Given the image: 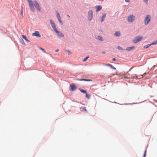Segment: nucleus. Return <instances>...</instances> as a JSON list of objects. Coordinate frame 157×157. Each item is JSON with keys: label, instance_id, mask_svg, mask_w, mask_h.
I'll return each mask as SVG.
<instances>
[{"label": "nucleus", "instance_id": "24", "mask_svg": "<svg viewBox=\"0 0 157 157\" xmlns=\"http://www.w3.org/2000/svg\"><path fill=\"white\" fill-rule=\"evenodd\" d=\"M89 56H86V58H85L83 59V61H86L87 60V59H88V58H89Z\"/></svg>", "mask_w": 157, "mask_h": 157}, {"label": "nucleus", "instance_id": "39", "mask_svg": "<svg viewBox=\"0 0 157 157\" xmlns=\"http://www.w3.org/2000/svg\"><path fill=\"white\" fill-rule=\"evenodd\" d=\"M67 16H68V17H70V16L69 15H67Z\"/></svg>", "mask_w": 157, "mask_h": 157}, {"label": "nucleus", "instance_id": "31", "mask_svg": "<svg viewBox=\"0 0 157 157\" xmlns=\"http://www.w3.org/2000/svg\"><path fill=\"white\" fill-rule=\"evenodd\" d=\"M136 78H142V77H143V75H142L141 76V77L138 78V77H137V76H136Z\"/></svg>", "mask_w": 157, "mask_h": 157}, {"label": "nucleus", "instance_id": "5", "mask_svg": "<svg viewBox=\"0 0 157 157\" xmlns=\"http://www.w3.org/2000/svg\"><path fill=\"white\" fill-rule=\"evenodd\" d=\"M135 20V16L133 15H131L128 17V21L129 22H132Z\"/></svg>", "mask_w": 157, "mask_h": 157}, {"label": "nucleus", "instance_id": "21", "mask_svg": "<svg viewBox=\"0 0 157 157\" xmlns=\"http://www.w3.org/2000/svg\"><path fill=\"white\" fill-rule=\"evenodd\" d=\"M86 96L87 98L88 99H89L90 97V95L88 94H87V93H86Z\"/></svg>", "mask_w": 157, "mask_h": 157}, {"label": "nucleus", "instance_id": "16", "mask_svg": "<svg viewBox=\"0 0 157 157\" xmlns=\"http://www.w3.org/2000/svg\"><path fill=\"white\" fill-rule=\"evenodd\" d=\"M102 8V6H98L97 7V10L96 11H98L101 10Z\"/></svg>", "mask_w": 157, "mask_h": 157}, {"label": "nucleus", "instance_id": "17", "mask_svg": "<svg viewBox=\"0 0 157 157\" xmlns=\"http://www.w3.org/2000/svg\"><path fill=\"white\" fill-rule=\"evenodd\" d=\"M80 91L82 93L85 94L87 93L86 90L82 89H79Z\"/></svg>", "mask_w": 157, "mask_h": 157}, {"label": "nucleus", "instance_id": "8", "mask_svg": "<svg viewBox=\"0 0 157 157\" xmlns=\"http://www.w3.org/2000/svg\"><path fill=\"white\" fill-rule=\"evenodd\" d=\"M32 35L33 36H36L38 37H40L41 36V35L40 34L39 32L38 31H36L34 33H32Z\"/></svg>", "mask_w": 157, "mask_h": 157}, {"label": "nucleus", "instance_id": "26", "mask_svg": "<svg viewBox=\"0 0 157 157\" xmlns=\"http://www.w3.org/2000/svg\"><path fill=\"white\" fill-rule=\"evenodd\" d=\"M143 1L146 4H148V0H143Z\"/></svg>", "mask_w": 157, "mask_h": 157}, {"label": "nucleus", "instance_id": "34", "mask_svg": "<svg viewBox=\"0 0 157 157\" xmlns=\"http://www.w3.org/2000/svg\"><path fill=\"white\" fill-rule=\"evenodd\" d=\"M113 61H115L116 60V59L115 58H113Z\"/></svg>", "mask_w": 157, "mask_h": 157}, {"label": "nucleus", "instance_id": "19", "mask_svg": "<svg viewBox=\"0 0 157 157\" xmlns=\"http://www.w3.org/2000/svg\"><path fill=\"white\" fill-rule=\"evenodd\" d=\"M106 15L105 14H104L101 19V21L102 22H103L104 21V19L106 17Z\"/></svg>", "mask_w": 157, "mask_h": 157}, {"label": "nucleus", "instance_id": "30", "mask_svg": "<svg viewBox=\"0 0 157 157\" xmlns=\"http://www.w3.org/2000/svg\"><path fill=\"white\" fill-rule=\"evenodd\" d=\"M146 151L145 150L144 151V157H145V156H146Z\"/></svg>", "mask_w": 157, "mask_h": 157}, {"label": "nucleus", "instance_id": "32", "mask_svg": "<svg viewBox=\"0 0 157 157\" xmlns=\"http://www.w3.org/2000/svg\"><path fill=\"white\" fill-rule=\"evenodd\" d=\"M59 51V49H57L56 51H55V52H58Z\"/></svg>", "mask_w": 157, "mask_h": 157}, {"label": "nucleus", "instance_id": "9", "mask_svg": "<svg viewBox=\"0 0 157 157\" xmlns=\"http://www.w3.org/2000/svg\"><path fill=\"white\" fill-rule=\"evenodd\" d=\"M50 21L52 27L54 29V30L55 31L56 29H57L56 27V25L53 21L52 20H50Z\"/></svg>", "mask_w": 157, "mask_h": 157}, {"label": "nucleus", "instance_id": "7", "mask_svg": "<svg viewBox=\"0 0 157 157\" xmlns=\"http://www.w3.org/2000/svg\"><path fill=\"white\" fill-rule=\"evenodd\" d=\"M77 86L74 84H72L70 86V88L69 90L71 91H74L77 89Z\"/></svg>", "mask_w": 157, "mask_h": 157}, {"label": "nucleus", "instance_id": "22", "mask_svg": "<svg viewBox=\"0 0 157 157\" xmlns=\"http://www.w3.org/2000/svg\"><path fill=\"white\" fill-rule=\"evenodd\" d=\"M151 45V44H148L147 45H146V46H144V48H148V47H149Z\"/></svg>", "mask_w": 157, "mask_h": 157}, {"label": "nucleus", "instance_id": "23", "mask_svg": "<svg viewBox=\"0 0 157 157\" xmlns=\"http://www.w3.org/2000/svg\"><path fill=\"white\" fill-rule=\"evenodd\" d=\"M22 36H23V38L26 41H28V40L26 36L25 35H22Z\"/></svg>", "mask_w": 157, "mask_h": 157}, {"label": "nucleus", "instance_id": "29", "mask_svg": "<svg viewBox=\"0 0 157 157\" xmlns=\"http://www.w3.org/2000/svg\"><path fill=\"white\" fill-rule=\"evenodd\" d=\"M82 109L83 110H84L86 112H87V111L85 107H83L82 108Z\"/></svg>", "mask_w": 157, "mask_h": 157}, {"label": "nucleus", "instance_id": "14", "mask_svg": "<svg viewBox=\"0 0 157 157\" xmlns=\"http://www.w3.org/2000/svg\"><path fill=\"white\" fill-rule=\"evenodd\" d=\"M106 65L107 66H108L110 67L111 68H112L114 70H115L116 69L115 67L112 65L111 64H109V63L107 64H106Z\"/></svg>", "mask_w": 157, "mask_h": 157}, {"label": "nucleus", "instance_id": "6", "mask_svg": "<svg viewBox=\"0 0 157 157\" xmlns=\"http://www.w3.org/2000/svg\"><path fill=\"white\" fill-rule=\"evenodd\" d=\"M93 18V12L91 10H90L88 13V19L90 21Z\"/></svg>", "mask_w": 157, "mask_h": 157}, {"label": "nucleus", "instance_id": "18", "mask_svg": "<svg viewBox=\"0 0 157 157\" xmlns=\"http://www.w3.org/2000/svg\"><path fill=\"white\" fill-rule=\"evenodd\" d=\"M116 36H119L120 35V33L119 32H117L114 34Z\"/></svg>", "mask_w": 157, "mask_h": 157}, {"label": "nucleus", "instance_id": "12", "mask_svg": "<svg viewBox=\"0 0 157 157\" xmlns=\"http://www.w3.org/2000/svg\"><path fill=\"white\" fill-rule=\"evenodd\" d=\"M134 48H135L134 46H132V47H129L127 48L126 50L127 51H129L132 50Z\"/></svg>", "mask_w": 157, "mask_h": 157}, {"label": "nucleus", "instance_id": "25", "mask_svg": "<svg viewBox=\"0 0 157 157\" xmlns=\"http://www.w3.org/2000/svg\"><path fill=\"white\" fill-rule=\"evenodd\" d=\"M39 48L42 51H43V52L44 53H46V51L44 50V49H43L42 48H40V47Z\"/></svg>", "mask_w": 157, "mask_h": 157}, {"label": "nucleus", "instance_id": "35", "mask_svg": "<svg viewBox=\"0 0 157 157\" xmlns=\"http://www.w3.org/2000/svg\"><path fill=\"white\" fill-rule=\"evenodd\" d=\"M133 68V67H132L130 69L129 71H130Z\"/></svg>", "mask_w": 157, "mask_h": 157}, {"label": "nucleus", "instance_id": "38", "mask_svg": "<svg viewBox=\"0 0 157 157\" xmlns=\"http://www.w3.org/2000/svg\"><path fill=\"white\" fill-rule=\"evenodd\" d=\"M146 74V73H144V75H145Z\"/></svg>", "mask_w": 157, "mask_h": 157}, {"label": "nucleus", "instance_id": "37", "mask_svg": "<svg viewBox=\"0 0 157 157\" xmlns=\"http://www.w3.org/2000/svg\"><path fill=\"white\" fill-rule=\"evenodd\" d=\"M67 51L68 52H69V50H67Z\"/></svg>", "mask_w": 157, "mask_h": 157}, {"label": "nucleus", "instance_id": "33", "mask_svg": "<svg viewBox=\"0 0 157 157\" xmlns=\"http://www.w3.org/2000/svg\"><path fill=\"white\" fill-rule=\"evenodd\" d=\"M125 1L126 2H129V0H125Z\"/></svg>", "mask_w": 157, "mask_h": 157}, {"label": "nucleus", "instance_id": "15", "mask_svg": "<svg viewBox=\"0 0 157 157\" xmlns=\"http://www.w3.org/2000/svg\"><path fill=\"white\" fill-rule=\"evenodd\" d=\"M97 39L99 40H101V41H103V39L102 38V37L101 36H97Z\"/></svg>", "mask_w": 157, "mask_h": 157}, {"label": "nucleus", "instance_id": "2", "mask_svg": "<svg viewBox=\"0 0 157 157\" xmlns=\"http://www.w3.org/2000/svg\"><path fill=\"white\" fill-rule=\"evenodd\" d=\"M151 20V16L149 15H146L144 19V24L146 25H147Z\"/></svg>", "mask_w": 157, "mask_h": 157}, {"label": "nucleus", "instance_id": "11", "mask_svg": "<svg viewBox=\"0 0 157 157\" xmlns=\"http://www.w3.org/2000/svg\"><path fill=\"white\" fill-rule=\"evenodd\" d=\"M57 18L59 22L62 24H63V22L61 21V17L60 16V15L59 13H57Z\"/></svg>", "mask_w": 157, "mask_h": 157}, {"label": "nucleus", "instance_id": "20", "mask_svg": "<svg viewBox=\"0 0 157 157\" xmlns=\"http://www.w3.org/2000/svg\"><path fill=\"white\" fill-rule=\"evenodd\" d=\"M151 44V45H155L157 44V40H156L155 41H154L152 42Z\"/></svg>", "mask_w": 157, "mask_h": 157}, {"label": "nucleus", "instance_id": "13", "mask_svg": "<svg viewBox=\"0 0 157 157\" xmlns=\"http://www.w3.org/2000/svg\"><path fill=\"white\" fill-rule=\"evenodd\" d=\"M78 80L80 81H91L92 80L91 79H78Z\"/></svg>", "mask_w": 157, "mask_h": 157}, {"label": "nucleus", "instance_id": "3", "mask_svg": "<svg viewBox=\"0 0 157 157\" xmlns=\"http://www.w3.org/2000/svg\"><path fill=\"white\" fill-rule=\"evenodd\" d=\"M143 38V37L142 36H138L135 38L133 40V42L134 43H136L141 40Z\"/></svg>", "mask_w": 157, "mask_h": 157}, {"label": "nucleus", "instance_id": "4", "mask_svg": "<svg viewBox=\"0 0 157 157\" xmlns=\"http://www.w3.org/2000/svg\"><path fill=\"white\" fill-rule=\"evenodd\" d=\"M34 6L39 11H40L41 8L39 3L36 1H35L34 2Z\"/></svg>", "mask_w": 157, "mask_h": 157}, {"label": "nucleus", "instance_id": "10", "mask_svg": "<svg viewBox=\"0 0 157 157\" xmlns=\"http://www.w3.org/2000/svg\"><path fill=\"white\" fill-rule=\"evenodd\" d=\"M55 31L56 33L59 37L64 36L63 34L62 33H60L59 32L57 29H56Z\"/></svg>", "mask_w": 157, "mask_h": 157}, {"label": "nucleus", "instance_id": "27", "mask_svg": "<svg viewBox=\"0 0 157 157\" xmlns=\"http://www.w3.org/2000/svg\"><path fill=\"white\" fill-rule=\"evenodd\" d=\"M117 48L119 50H122L123 48L121 47L118 46L117 47Z\"/></svg>", "mask_w": 157, "mask_h": 157}, {"label": "nucleus", "instance_id": "1", "mask_svg": "<svg viewBox=\"0 0 157 157\" xmlns=\"http://www.w3.org/2000/svg\"><path fill=\"white\" fill-rule=\"evenodd\" d=\"M29 3V5L31 10L34 12L35 11V9L33 6V3L31 0H27Z\"/></svg>", "mask_w": 157, "mask_h": 157}, {"label": "nucleus", "instance_id": "36", "mask_svg": "<svg viewBox=\"0 0 157 157\" xmlns=\"http://www.w3.org/2000/svg\"><path fill=\"white\" fill-rule=\"evenodd\" d=\"M21 10H23V7L22 6H21Z\"/></svg>", "mask_w": 157, "mask_h": 157}, {"label": "nucleus", "instance_id": "28", "mask_svg": "<svg viewBox=\"0 0 157 157\" xmlns=\"http://www.w3.org/2000/svg\"><path fill=\"white\" fill-rule=\"evenodd\" d=\"M21 16H22V17H23V10H21Z\"/></svg>", "mask_w": 157, "mask_h": 157}]
</instances>
